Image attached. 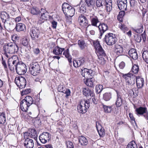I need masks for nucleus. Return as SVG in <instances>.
Returning <instances> with one entry per match:
<instances>
[{"mask_svg":"<svg viewBox=\"0 0 148 148\" xmlns=\"http://www.w3.org/2000/svg\"><path fill=\"white\" fill-rule=\"evenodd\" d=\"M3 50L5 53L9 54H16L18 51L19 47L14 42H10L5 43L3 47Z\"/></svg>","mask_w":148,"mask_h":148,"instance_id":"1","label":"nucleus"},{"mask_svg":"<svg viewBox=\"0 0 148 148\" xmlns=\"http://www.w3.org/2000/svg\"><path fill=\"white\" fill-rule=\"evenodd\" d=\"M33 99L31 96H27L20 103L21 108L22 110L26 112L28 108L33 103Z\"/></svg>","mask_w":148,"mask_h":148,"instance_id":"2","label":"nucleus"},{"mask_svg":"<svg viewBox=\"0 0 148 148\" xmlns=\"http://www.w3.org/2000/svg\"><path fill=\"white\" fill-rule=\"evenodd\" d=\"M62 8L64 14L67 17H71L75 14V9L67 3H64L62 4Z\"/></svg>","mask_w":148,"mask_h":148,"instance_id":"3","label":"nucleus"},{"mask_svg":"<svg viewBox=\"0 0 148 148\" xmlns=\"http://www.w3.org/2000/svg\"><path fill=\"white\" fill-rule=\"evenodd\" d=\"M103 41L107 45H112L116 42L117 38L115 34L110 33L105 35Z\"/></svg>","mask_w":148,"mask_h":148,"instance_id":"4","label":"nucleus"},{"mask_svg":"<svg viewBox=\"0 0 148 148\" xmlns=\"http://www.w3.org/2000/svg\"><path fill=\"white\" fill-rule=\"evenodd\" d=\"M96 3L98 7L105 6L107 11L110 12L112 9V0H97Z\"/></svg>","mask_w":148,"mask_h":148,"instance_id":"5","label":"nucleus"},{"mask_svg":"<svg viewBox=\"0 0 148 148\" xmlns=\"http://www.w3.org/2000/svg\"><path fill=\"white\" fill-rule=\"evenodd\" d=\"M123 77L125 79L128 85L132 86L135 84V80L136 77L133 74L129 73L123 74Z\"/></svg>","mask_w":148,"mask_h":148,"instance_id":"6","label":"nucleus"},{"mask_svg":"<svg viewBox=\"0 0 148 148\" xmlns=\"http://www.w3.org/2000/svg\"><path fill=\"white\" fill-rule=\"evenodd\" d=\"M40 70V66L37 62H33L29 68L30 73L34 76L38 75Z\"/></svg>","mask_w":148,"mask_h":148,"instance_id":"7","label":"nucleus"},{"mask_svg":"<svg viewBox=\"0 0 148 148\" xmlns=\"http://www.w3.org/2000/svg\"><path fill=\"white\" fill-rule=\"evenodd\" d=\"M135 112L137 115H143L146 119H148V112L147 108L140 106L136 108Z\"/></svg>","mask_w":148,"mask_h":148,"instance_id":"8","label":"nucleus"},{"mask_svg":"<svg viewBox=\"0 0 148 148\" xmlns=\"http://www.w3.org/2000/svg\"><path fill=\"white\" fill-rule=\"evenodd\" d=\"M94 45L98 57L99 56L105 57L106 56V54L98 41L94 43Z\"/></svg>","mask_w":148,"mask_h":148,"instance_id":"9","label":"nucleus"},{"mask_svg":"<svg viewBox=\"0 0 148 148\" xmlns=\"http://www.w3.org/2000/svg\"><path fill=\"white\" fill-rule=\"evenodd\" d=\"M78 21L81 27L86 31L88 26L90 25L88 24V20L83 15L81 14L79 16Z\"/></svg>","mask_w":148,"mask_h":148,"instance_id":"10","label":"nucleus"},{"mask_svg":"<svg viewBox=\"0 0 148 148\" xmlns=\"http://www.w3.org/2000/svg\"><path fill=\"white\" fill-rule=\"evenodd\" d=\"M16 70L18 74L22 75L24 74L27 71V66L23 63L18 62L17 64Z\"/></svg>","mask_w":148,"mask_h":148,"instance_id":"11","label":"nucleus"},{"mask_svg":"<svg viewBox=\"0 0 148 148\" xmlns=\"http://www.w3.org/2000/svg\"><path fill=\"white\" fill-rule=\"evenodd\" d=\"M29 34L33 40H36L39 37L40 31L38 28L33 27L31 29Z\"/></svg>","mask_w":148,"mask_h":148,"instance_id":"12","label":"nucleus"},{"mask_svg":"<svg viewBox=\"0 0 148 148\" xmlns=\"http://www.w3.org/2000/svg\"><path fill=\"white\" fill-rule=\"evenodd\" d=\"M39 138L40 141L42 143L45 144L49 141L51 135L48 132H45L41 134Z\"/></svg>","mask_w":148,"mask_h":148,"instance_id":"13","label":"nucleus"},{"mask_svg":"<svg viewBox=\"0 0 148 148\" xmlns=\"http://www.w3.org/2000/svg\"><path fill=\"white\" fill-rule=\"evenodd\" d=\"M15 83L18 87L21 89L24 88L26 85V80L22 77H18L17 79L15 80Z\"/></svg>","mask_w":148,"mask_h":148,"instance_id":"14","label":"nucleus"},{"mask_svg":"<svg viewBox=\"0 0 148 148\" xmlns=\"http://www.w3.org/2000/svg\"><path fill=\"white\" fill-rule=\"evenodd\" d=\"M81 73L83 77L87 79L92 77L94 74L92 70H89L86 68L82 69Z\"/></svg>","mask_w":148,"mask_h":148,"instance_id":"15","label":"nucleus"},{"mask_svg":"<svg viewBox=\"0 0 148 148\" xmlns=\"http://www.w3.org/2000/svg\"><path fill=\"white\" fill-rule=\"evenodd\" d=\"M100 32L99 38H101V37L103 33L108 29V26L107 24L103 23H100L98 26Z\"/></svg>","mask_w":148,"mask_h":148,"instance_id":"16","label":"nucleus"},{"mask_svg":"<svg viewBox=\"0 0 148 148\" xmlns=\"http://www.w3.org/2000/svg\"><path fill=\"white\" fill-rule=\"evenodd\" d=\"M116 97L115 100V105L117 107H120L122 104L123 99L122 94L116 90Z\"/></svg>","mask_w":148,"mask_h":148,"instance_id":"17","label":"nucleus"},{"mask_svg":"<svg viewBox=\"0 0 148 148\" xmlns=\"http://www.w3.org/2000/svg\"><path fill=\"white\" fill-rule=\"evenodd\" d=\"M11 59H10L8 62V66L10 70L12 71H14L15 69L16 70L17 64H18L16 60H13V61H11Z\"/></svg>","mask_w":148,"mask_h":148,"instance_id":"18","label":"nucleus"},{"mask_svg":"<svg viewBox=\"0 0 148 148\" xmlns=\"http://www.w3.org/2000/svg\"><path fill=\"white\" fill-rule=\"evenodd\" d=\"M136 85L138 88L143 87L145 83L143 78L140 77H136Z\"/></svg>","mask_w":148,"mask_h":148,"instance_id":"19","label":"nucleus"},{"mask_svg":"<svg viewBox=\"0 0 148 148\" xmlns=\"http://www.w3.org/2000/svg\"><path fill=\"white\" fill-rule=\"evenodd\" d=\"M82 92L84 95L86 97L89 96L93 97L94 95L93 91L88 87L83 88Z\"/></svg>","mask_w":148,"mask_h":148,"instance_id":"20","label":"nucleus"},{"mask_svg":"<svg viewBox=\"0 0 148 148\" xmlns=\"http://www.w3.org/2000/svg\"><path fill=\"white\" fill-rule=\"evenodd\" d=\"M40 18L42 20H47L49 16V13L45 9L42 8L40 11Z\"/></svg>","mask_w":148,"mask_h":148,"instance_id":"21","label":"nucleus"},{"mask_svg":"<svg viewBox=\"0 0 148 148\" xmlns=\"http://www.w3.org/2000/svg\"><path fill=\"white\" fill-rule=\"evenodd\" d=\"M34 143L32 140L27 138L25 139L24 142V146L26 148H33Z\"/></svg>","mask_w":148,"mask_h":148,"instance_id":"22","label":"nucleus"},{"mask_svg":"<svg viewBox=\"0 0 148 148\" xmlns=\"http://www.w3.org/2000/svg\"><path fill=\"white\" fill-rule=\"evenodd\" d=\"M130 57L133 59L136 60L138 58V56L135 49L133 48L131 49L128 52Z\"/></svg>","mask_w":148,"mask_h":148,"instance_id":"23","label":"nucleus"},{"mask_svg":"<svg viewBox=\"0 0 148 148\" xmlns=\"http://www.w3.org/2000/svg\"><path fill=\"white\" fill-rule=\"evenodd\" d=\"M84 59L80 58L78 60H75L73 61V65L74 67L77 68L83 65L84 62Z\"/></svg>","mask_w":148,"mask_h":148,"instance_id":"24","label":"nucleus"},{"mask_svg":"<svg viewBox=\"0 0 148 148\" xmlns=\"http://www.w3.org/2000/svg\"><path fill=\"white\" fill-rule=\"evenodd\" d=\"M96 128L99 134L101 137L103 136L105 134L104 129L99 123H96Z\"/></svg>","mask_w":148,"mask_h":148,"instance_id":"25","label":"nucleus"},{"mask_svg":"<svg viewBox=\"0 0 148 148\" xmlns=\"http://www.w3.org/2000/svg\"><path fill=\"white\" fill-rule=\"evenodd\" d=\"M115 51L117 55L119 56L123 55V47L122 46L116 45H115Z\"/></svg>","mask_w":148,"mask_h":148,"instance_id":"26","label":"nucleus"},{"mask_svg":"<svg viewBox=\"0 0 148 148\" xmlns=\"http://www.w3.org/2000/svg\"><path fill=\"white\" fill-rule=\"evenodd\" d=\"M29 135L30 138H33L36 140L37 138V132L34 129H30L29 130Z\"/></svg>","mask_w":148,"mask_h":148,"instance_id":"27","label":"nucleus"},{"mask_svg":"<svg viewBox=\"0 0 148 148\" xmlns=\"http://www.w3.org/2000/svg\"><path fill=\"white\" fill-rule=\"evenodd\" d=\"M92 77L86 79L85 82V84L87 86L91 87H93L95 85V80L92 78Z\"/></svg>","mask_w":148,"mask_h":148,"instance_id":"28","label":"nucleus"},{"mask_svg":"<svg viewBox=\"0 0 148 148\" xmlns=\"http://www.w3.org/2000/svg\"><path fill=\"white\" fill-rule=\"evenodd\" d=\"M64 50V48H61L58 46L54 48L52 53L53 54L58 55L61 54L62 52Z\"/></svg>","mask_w":148,"mask_h":148,"instance_id":"29","label":"nucleus"},{"mask_svg":"<svg viewBox=\"0 0 148 148\" xmlns=\"http://www.w3.org/2000/svg\"><path fill=\"white\" fill-rule=\"evenodd\" d=\"M0 17L3 22L5 23L9 18V14L3 11L0 14Z\"/></svg>","mask_w":148,"mask_h":148,"instance_id":"30","label":"nucleus"},{"mask_svg":"<svg viewBox=\"0 0 148 148\" xmlns=\"http://www.w3.org/2000/svg\"><path fill=\"white\" fill-rule=\"evenodd\" d=\"M77 8H79L78 11L81 13H84L86 12V6L85 4H82L80 3L77 6Z\"/></svg>","mask_w":148,"mask_h":148,"instance_id":"31","label":"nucleus"},{"mask_svg":"<svg viewBox=\"0 0 148 148\" xmlns=\"http://www.w3.org/2000/svg\"><path fill=\"white\" fill-rule=\"evenodd\" d=\"M79 143L82 145H86L88 143L87 139L82 136H80L79 138Z\"/></svg>","mask_w":148,"mask_h":148,"instance_id":"32","label":"nucleus"},{"mask_svg":"<svg viewBox=\"0 0 148 148\" xmlns=\"http://www.w3.org/2000/svg\"><path fill=\"white\" fill-rule=\"evenodd\" d=\"M15 28L17 32L24 31L25 29V25L22 23H19L16 25Z\"/></svg>","mask_w":148,"mask_h":148,"instance_id":"33","label":"nucleus"},{"mask_svg":"<svg viewBox=\"0 0 148 148\" xmlns=\"http://www.w3.org/2000/svg\"><path fill=\"white\" fill-rule=\"evenodd\" d=\"M90 22L92 25L97 27L98 26L97 25V24L100 22L98 18L96 16L91 18Z\"/></svg>","mask_w":148,"mask_h":148,"instance_id":"34","label":"nucleus"},{"mask_svg":"<svg viewBox=\"0 0 148 148\" xmlns=\"http://www.w3.org/2000/svg\"><path fill=\"white\" fill-rule=\"evenodd\" d=\"M118 27L124 33H125L128 30V28L124 24L120 23L118 25Z\"/></svg>","mask_w":148,"mask_h":148,"instance_id":"35","label":"nucleus"},{"mask_svg":"<svg viewBox=\"0 0 148 148\" xmlns=\"http://www.w3.org/2000/svg\"><path fill=\"white\" fill-rule=\"evenodd\" d=\"M63 55H64L65 57L68 59L69 62L70 63L72 62V58L71 56L70 55L69 53V49H67L63 53Z\"/></svg>","mask_w":148,"mask_h":148,"instance_id":"36","label":"nucleus"},{"mask_svg":"<svg viewBox=\"0 0 148 148\" xmlns=\"http://www.w3.org/2000/svg\"><path fill=\"white\" fill-rule=\"evenodd\" d=\"M112 97V94L111 92H106L103 94V99L106 101H108Z\"/></svg>","mask_w":148,"mask_h":148,"instance_id":"37","label":"nucleus"},{"mask_svg":"<svg viewBox=\"0 0 148 148\" xmlns=\"http://www.w3.org/2000/svg\"><path fill=\"white\" fill-rule=\"evenodd\" d=\"M77 109L78 112L80 113H82V114L85 113L87 111L84 106L83 107L80 104L77 106Z\"/></svg>","mask_w":148,"mask_h":148,"instance_id":"38","label":"nucleus"},{"mask_svg":"<svg viewBox=\"0 0 148 148\" xmlns=\"http://www.w3.org/2000/svg\"><path fill=\"white\" fill-rule=\"evenodd\" d=\"M117 5L119 9L120 10H126L127 7V3L117 2Z\"/></svg>","mask_w":148,"mask_h":148,"instance_id":"39","label":"nucleus"},{"mask_svg":"<svg viewBox=\"0 0 148 148\" xmlns=\"http://www.w3.org/2000/svg\"><path fill=\"white\" fill-rule=\"evenodd\" d=\"M4 23V27L7 30L11 31L13 30L14 28L13 24L12 23Z\"/></svg>","mask_w":148,"mask_h":148,"instance_id":"40","label":"nucleus"},{"mask_svg":"<svg viewBox=\"0 0 148 148\" xmlns=\"http://www.w3.org/2000/svg\"><path fill=\"white\" fill-rule=\"evenodd\" d=\"M78 44L81 50L83 49L86 46V43L83 40H79L78 41Z\"/></svg>","mask_w":148,"mask_h":148,"instance_id":"41","label":"nucleus"},{"mask_svg":"<svg viewBox=\"0 0 148 148\" xmlns=\"http://www.w3.org/2000/svg\"><path fill=\"white\" fill-rule=\"evenodd\" d=\"M40 11L38 8L37 7H33L31 10V13L34 15L40 14Z\"/></svg>","mask_w":148,"mask_h":148,"instance_id":"42","label":"nucleus"},{"mask_svg":"<svg viewBox=\"0 0 148 148\" xmlns=\"http://www.w3.org/2000/svg\"><path fill=\"white\" fill-rule=\"evenodd\" d=\"M126 148H137V147L135 142L132 141L128 143Z\"/></svg>","mask_w":148,"mask_h":148,"instance_id":"43","label":"nucleus"},{"mask_svg":"<svg viewBox=\"0 0 148 148\" xmlns=\"http://www.w3.org/2000/svg\"><path fill=\"white\" fill-rule=\"evenodd\" d=\"M103 107L105 112L107 113L111 112L112 108V106H108L103 104Z\"/></svg>","mask_w":148,"mask_h":148,"instance_id":"44","label":"nucleus"},{"mask_svg":"<svg viewBox=\"0 0 148 148\" xmlns=\"http://www.w3.org/2000/svg\"><path fill=\"white\" fill-rule=\"evenodd\" d=\"M5 121V117L4 113L0 114V124H4Z\"/></svg>","mask_w":148,"mask_h":148,"instance_id":"45","label":"nucleus"},{"mask_svg":"<svg viewBox=\"0 0 148 148\" xmlns=\"http://www.w3.org/2000/svg\"><path fill=\"white\" fill-rule=\"evenodd\" d=\"M103 89V86L101 85H97L95 87V90L97 93L99 94L101 93Z\"/></svg>","mask_w":148,"mask_h":148,"instance_id":"46","label":"nucleus"},{"mask_svg":"<svg viewBox=\"0 0 148 148\" xmlns=\"http://www.w3.org/2000/svg\"><path fill=\"white\" fill-rule=\"evenodd\" d=\"M139 71V67L137 65H134L132 67L131 71L135 74H137Z\"/></svg>","mask_w":148,"mask_h":148,"instance_id":"47","label":"nucleus"},{"mask_svg":"<svg viewBox=\"0 0 148 148\" xmlns=\"http://www.w3.org/2000/svg\"><path fill=\"white\" fill-rule=\"evenodd\" d=\"M98 58L97 60L98 63L100 64L103 65L105 64V61L104 60V58L103 57H101L99 58V57H98Z\"/></svg>","mask_w":148,"mask_h":148,"instance_id":"48","label":"nucleus"},{"mask_svg":"<svg viewBox=\"0 0 148 148\" xmlns=\"http://www.w3.org/2000/svg\"><path fill=\"white\" fill-rule=\"evenodd\" d=\"M85 1L88 7L93 6L95 3V1L93 0H85Z\"/></svg>","mask_w":148,"mask_h":148,"instance_id":"49","label":"nucleus"},{"mask_svg":"<svg viewBox=\"0 0 148 148\" xmlns=\"http://www.w3.org/2000/svg\"><path fill=\"white\" fill-rule=\"evenodd\" d=\"M141 36L140 35L138 34H136L134 36V39L136 41L138 42H140L141 40Z\"/></svg>","mask_w":148,"mask_h":148,"instance_id":"50","label":"nucleus"},{"mask_svg":"<svg viewBox=\"0 0 148 148\" xmlns=\"http://www.w3.org/2000/svg\"><path fill=\"white\" fill-rule=\"evenodd\" d=\"M67 148H74V146L73 143L70 141H68L66 142Z\"/></svg>","mask_w":148,"mask_h":148,"instance_id":"51","label":"nucleus"},{"mask_svg":"<svg viewBox=\"0 0 148 148\" xmlns=\"http://www.w3.org/2000/svg\"><path fill=\"white\" fill-rule=\"evenodd\" d=\"M31 91V90L30 88L25 89L22 91L21 92V95L22 96H23L25 94H27L30 92Z\"/></svg>","mask_w":148,"mask_h":148,"instance_id":"52","label":"nucleus"},{"mask_svg":"<svg viewBox=\"0 0 148 148\" xmlns=\"http://www.w3.org/2000/svg\"><path fill=\"white\" fill-rule=\"evenodd\" d=\"M143 26L141 25L140 26L139 28H137L136 29H134L135 32L138 33H140L142 32L143 30Z\"/></svg>","mask_w":148,"mask_h":148,"instance_id":"53","label":"nucleus"},{"mask_svg":"<svg viewBox=\"0 0 148 148\" xmlns=\"http://www.w3.org/2000/svg\"><path fill=\"white\" fill-rule=\"evenodd\" d=\"M66 89V88L63 86L60 85L58 88V91L59 92H64V90Z\"/></svg>","mask_w":148,"mask_h":148,"instance_id":"54","label":"nucleus"},{"mask_svg":"<svg viewBox=\"0 0 148 148\" xmlns=\"http://www.w3.org/2000/svg\"><path fill=\"white\" fill-rule=\"evenodd\" d=\"M21 43L23 46L27 47L28 45V40L27 39H23L21 41Z\"/></svg>","mask_w":148,"mask_h":148,"instance_id":"55","label":"nucleus"},{"mask_svg":"<svg viewBox=\"0 0 148 148\" xmlns=\"http://www.w3.org/2000/svg\"><path fill=\"white\" fill-rule=\"evenodd\" d=\"M90 106V104L89 103V100L88 99L85 101L84 103V107L87 110L89 108Z\"/></svg>","mask_w":148,"mask_h":148,"instance_id":"56","label":"nucleus"},{"mask_svg":"<svg viewBox=\"0 0 148 148\" xmlns=\"http://www.w3.org/2000/svg\"><path fill=\"white\" fill-rule=\"evenodd\" d=\"M63 93L65 94H66V97H67L70 95L71 92L69 89L66 88V89L64 90V91Z\"/></svg>","mask_w":148,"mask_h":148,"instance_id":"57","label":"nucleus"},{"mask_svg":"<svg viewBox=\"0 0 148 148\" xmlns=\"http://www.w3.org/2000/svg\"><path fill=\"white\" fill-rule=\"evenodd\" d=\"M23 137L25 139L29 138H30L28 131L27 132H25L23 133Z\"/></svg>","mask_w":148,"mask_h":148,"instance_id":"58","label":"nucleus"},{"mask_svg":"<svg viewBox=\"0 0 148 148\" xmlns=\"http://www.w3.org/2000/svg\"><path fill=\"white\" fill-rule=\"evenodd\" d=\"M141 36V38H142L143 41L144 42L146 39V34L145 33V31L142 34H141L140 35Z\"/></svg>","mask_w":148,"mask_h":148,"instance_id":"59","label":"nucleus"},{"mask_svg":"<svg viewBox=\"0 0 148 148\" xmlns=\"http://www.w3.org/2000/svg\"><path fill=\"white\" fill-rule=\"evenodd\" d=\"M88 100L89 101H92V103H93V105L94 104H97V102L96 100V99L94 97H92Z\"/></svg>","mask_w":148,"mask_h":148,"instance_id":"60","label":"nucleus"},{"mask_svg":"<svg viewBox=\"0 0 148 148\" xmlns=\"http://www.w3.org/2000/svg\"><path fill=\"white\" fill-rule=\"evenodd\" d=\"M18 37L16 34L12 36V40L13 41H15L16 40H18Z\"/></svg>","mask_w":148,"mask_h":148,"instance_id":"61","label":"nucleus"},{"mask_svg":"<svg viewBox=\"0 0 148 148\" xmlns=\"http://www.w3.org/2000/svg\"><path fill=\"white\" fill-rule=\"evenodd\" d=\"M51 24L53 28L55 29L56 28L57 25V22L56 21H52Z\"/></svg>","mask_w":148,"mask_h":148,"instance_id":"62","label":"nucleus"},{"mask_svg":"<svg viewBox=\"0 0 148 148\" xmlns=\"http://www.w3.org/2000/svg\"><path fill=\"white\" fill-rule=\"evenodd\" d=\"M124 10H121V11L119 12V14L118 15L123 17L125 14V13L124 11Z\"/></svg>","mask_w":148,"mask_h":148,"instance_id":"63","label":"nucleus"},{"mask_svg":"<svg viewBox=\"0 0 148 148\" xmlns=\"http://www.w3.org/2000/svg\"><path fill=\"white\" fill-rule=\"evenodd\" d=\"M125 66V64L124 62H122L119 64V68L123 69Z\"/></svg>","mask_w":148,"mask_h":148,"instance_id":"64","label":"nucleus"}]
</instances>
